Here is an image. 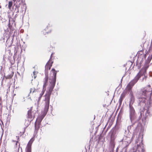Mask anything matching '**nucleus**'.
Returning a JSON list of instances; mask_svg holds the SVG:
<instances>
[{
  "label": "nucleus",
  "mask_w": 152,
  "mask_h": 152,
  "mask_svg": "<svg viewBox=\"0 0 152 152\" xmlns=\"http://www.w3.org/2000/svg\"><path fill=\"white\" fill-rule=\"evenodd\" d=\"M35 73V72H34V74Z\"/></svg>",
  "instance_id": "obj_28"
},
{
  "label": "nucleus",
  "mask_w": 152,
  "mask_h": 152,
  "mask_svg": "<svg viewBox=\"0 0 152 152\" xmlns=\"http://www.w3.org/2000/svg\"><path fill=\"white\" fill-rule=\"evenodd\" d=\"M150 116V112L148 110H147L144 116V118L145 119L147 118L148 117Z\"/></svg>",
  "instance_id": "obj_16"
},
{
  "label": "nucleus",
  "mask_w": 152,
  "mask_h": 152,
  "mask_svg": "<svg viewBox=\"0 0 152 152\" xmlns=\"http://www.w3.org/2000/svg\"><path fill=\"white\" fill-rule=\"evenodd\" d=\"M152 95V88L150 85L140 89L137 93L139 101L145 103V100H150Z\"/></svg>",
  "instance_id": "obj_2"
},
{
  "label": "nucleus",
  "mask_w": 152,
  "mask_h": 152,
  "mask_svg": "<svg viewBox=\"0 0 152 152\" xmlns=\"http://www.w3.org/2000/svg\"><path fill=\"white\" fill-rule=\"evenodd\" d=\"M44 91L42 90L41 91H39L34 89V88H31L30 89V93H33L34 92H37L38 94H39V96L38 97V101H39L41 99V98L44 93Z\"/></svg>",
  "instance_id": "obj_7"
},
{
  "label": "nucleus",
  "mask_w": 152,
  "mask_h": 152,
  "mask_svg": "<svg viewBox=\"0 0 152 152\" xmlns=\"http://www.w3.org/2000/svg\"><path fill=\"white\" fill-rule=\"evenodd\" d=\"M115 138L112 135L111 137V139L110 143V146L112 148H114L115 146Z\"/></svg>",
  "instance_id": "obj_13"
},
{
  "label": "nucleus",
  "mask_w": 152,
  "mask_h": 152,
  "mask_svg": "<svg viewBox=\"0 0 152 152\" xmlns=\"http://www.w3.org/2000/svg\"><path fill=\"white\" fill-rule=\"evenodd\" d=\"M34 140L33 138H31L26 148V152H31V145Z\"/></svg>",
  "instance_id": "obj_8"
},
{
  "label": "nucleus",
  "mask_w": 152,
  "mask_h": 152,
  "mask_svg": "<svg viewBox=\"0 0 152 152\" xmlns=\"http://www.w3.org/2000/svg\"><path fill=\"white\" fill-rule=\"evenodd\" d=\"M13 25H15V21L12 18L11 19H10L8 24L9 27L11 30H12V31H13L14 29V28L12 27Z\"/></svg>",
  "instance_id": "obj_11"
},
{
  "label": "nucleus",
  "mask_w": 152,
  "mask_h": 152,
  "mask_svg": "<svg viewBox=\"0 0 152 152\" xmlns=\"http://www.w3.org/2000/svg\"><path fill=\"white\" fill-rule=\"evenodd\" d=\"M20 144H19L18 145V149H19V148H20Z\"/></svg>",
  "instance_id": "obj_26"
},
{
  "label": "nucleus",
  "mask_w": 152,
  "mask_h": 152,
  "mask_svg": "<svg viewBox=\"0 0 152 152\" xmlns=\"http://www.w3.org/2000/svg\"><path fill=\"white\" fill-rule=\"evenodd\" d=\"M36 113V110H33L32 107H30L28 110L27 118L29 124L27 125V126H28L29 125L31 122L34 119Z\"/></svg>",
  "instance_id": "obj_3"
},
{
  "label": "nucleus",
  "mask_w": 152,
  "mask_h": 152,
  "mask_svg": "<svg viewBox=\"0 0 152 152\" xmlns=\"http://www.w3.org/2000/svg\"><path fill=\"white\" fill-rule=\"evenodd\" d=\"M13 76V75L10 74V75H8L7 76H4V77L6 79H10Z\"/></svg>",
  "instance_id": "obj_18"
},
{
  "label": "nucleus",
  "mask_w": 152,
  "mask_h": 152,
  "mask_svg": "<svg viewBox=\"0 0 152 152\" xmlns=\"http://www.w3.org/2000/svg\"><path fill=\"white\" fill-rule=\"evenodd\" d=\"M57 73V71L53 68L51 70L49 80H51V85L45 95L44 100L45 104L48 106H49L50 95L55 85Z\"/></svg>",
  "instance_id": "obj_1"
},
{
  "label": "nucleus",
  "mask_w": 152,
  "mask_h": 152,
  "mask_svg": "<svg viewBox=\"0 0 152 152\" xmlns=\"http://www.w3.org/2000/svg\"><path fill=\"white\" fill-rule=\"evenodd\" d=\"M41 124V123L35 121V131L37 132L39 130V129L40 127Z\"/></svg>",
  "instance_id": "obj_15"
},
{
  "label": "nucleus",
  "mask_w": 152,
  "mask_h": 152,
  "mask_svg": "<svg viewBox=\"0 0 152 152\" xmlns=\"http://www.w3.org/2000/svg\"><path fill=\"white\" fill-rule=\"evenodd\" d=\"M13 1L15 2L16 1V0H13Z\"/></svg>",
  "instance_id": "obj_27"
},
{
  "label": "nucleus",
  "mask_w": 152,
  "mask_h": 152,
  "mask_svg": "<svg viewBox=\"0 0 152 152\" xmlns=\"http://www.w3.org/2000/svg\"><path fill=\"white\" fill-rule=\"evenodd\" d=\"M134 96L132 95V97H131V101H133L134 102Z\"/></svg>",
  "instance_id": "obj_22"
},
{
  "label": "nucleus",
  "mask_w": 152,
  "mask_h": 152,
  "mask_svg": "<svg viewBox=\"0 0 152 152\" xmlns=\"http://www.w3.org/2000/svg\"><path fill=\"white\" fill-rule=\"evenodd\" d=\"M13 3L12 1H9L8 2V7L10 10H11L12 6Z\"/></svg>",
  "instance_id": "obj_17"
},
{
  "label": "nucleus",
  "mask_w": 152,
  "mask_h": 152,
  "mask_svg": "<svg viewBox=\"0 0 152 152\" xmlns=\"http://www.w3.org/2000/svg\"><path fill=\"white\" fill-rule=\"evenodd\" d=\"M51 31V28L50 26H48L47 27L42 31V34L44 35L48 34Z\"/></svg>",
  "instance_id": "obj_12"
},
{
  "label": "nucleus",
  "mask_w": 152,
  "mask_h": 152,
  "mask_svg": "<svg viewBox=\"0 0 152 152\" xmlns=\"http://www.w3.org/2000/svg\"><path fill=\"white\" fill-rule=\"evenodd\" d=\"M53 53H52L50 56V58L49 60V61H53L52 60V59L53 58H54V57H53Z\"/></svg>",
  "instance_id": "obj_20"
},
{
  "label": "nucleus",
  "mask_w": 152,
  "mask_h": 152,
  "mask_svg": "<svg viewBox=\"0 0 152 152\" xmlns=\"http://www.w3.org/2000/svg\"><path fill=\"white\" fill-rule=\"evenodd\" d=\"M18 141H16V143L15 145H16V147L17 146V145H18Z\"/></svg>",
  "instance_id": "obj_25"
},
{
  "label": "nucleus",
  "mask_w": 152,
  "mask_h": 152,
  "mask_svg": "<svg viewBox=\"0 0 152 152\" xmlns=\"http://www.w3.org/2000/svg\"><path fill=\"white\" fill-rule=\"evenodd\" d=\"M140 78L139 77L136 75L134 78L126 86L127 90L128 91L131 90L133 86L137 82Z\"/></svg>",
  "instance_id": "obj_5"
},
{
  "label": "nucleus",
  "mask_w": 152,
  "mask_h": 152,
  "mask_svg": "<svg viewBox=\"0 0 152 152\" xmlns=\"http://www.w3.org/2000/svg\"><path fill=\"white\" fill-rule=\"evenodd\" d=\"M126 96V93L125 92H123L121 95L120 98L124 99Z\"/></svg>",
  "instance_id": "obj_19"
},
{
  "label": "nucleus",
  "mask_w": 152,
  "mask_h": 152,
  "mask_svg": "<svg viewBox=\"0 0 152 152\" xmlns=\"http://www.w3.org/2000/svg\"><path fill=\"white\" fill-rule=\"evenodd\" d=\"M49 106L45 104V107L44 109L43 114L42 115L38 116L36 122L41 123V121L44 118V117L48 111Z\"/></svg>",
  "instance_id": "obj_6"
},
{
  "label": "nucleus",
  "mask_w": 152,
  "mask_h": 152,
  "mask_svg": "<svg viewBox=\"0 0 152 152\" xmlns=\"http://www.w3.org/2000/svg\"><path fill=\"white\" fill-rule=\"evenodd\" d=\"M145 110V109L144 108L143 109V110H142L141 112H140V115H142V114L143 113V112H144V111Z\"/></svg>",
  "instance_id": "obj_23"
},
{
  "label": "nucleus",
  "mask_w": 152,
  "mask_h": 152,
  "mask_svg": "<svg viewBox=\"0 0 152 152\" xmlns=\"http://www.w3.org/2000/svg\"><path fill=\"white\" fill-rule=\"evenodd\" d=\"M45 77L44 79V84L43 85V87H46L47 84L48 83V73L47 72V73H45Z\"/></svg>",
  "instance_id": "obj_14"
},
{
  "label": "nucleus",
  "mask_w": 152,
  "mask_h": 152,
  "mask_svg": "<svg viewBox=\"0 0 152 152\" xmlns=\"http://www.w3.org/2000/svg\"><path fill=\"white\" fill-rule=\"evenodd\" d=\"M129 113H130V118L131 119L134 116L135 113V110L133 107L129 104Z\"/></svg>",
  "instance_id": "obj_10"
},
{
  "label": "nucleus",
  "mask_w": 152,
  "mask_h": 152,
  "mask_svg": "<svg viewBox=\"0 0 152 152\" xmlns=\"http://www.w3.org/2000/svg\"><path fill=\"white\" fill-rule=\"evenodd\" d=\"M53 63V61H48L45 66V71H48V70H50Z\"/></svg>",
  "instance_id": "obj_9"
},
{
  "label": "nucleus",
  "mask_w": 152,
  "mask_h": 152,
  "mask_svg": "<svg viewBox=\"0 0 152 152\" xmlns=\"http://www.w3.org/2000/svg\"><path fill=\"white\" fill-rule=\"evenodd\" d=\"M123 100V99L120 98L119 100V104H121Z\"/></svg>",
  "instance_id": "obj_21"
},
{
  "label": "nucleus",
  "mask_w": 152,
  "mask_h": 152,
  "mask_svg": "<svg viewBox=\"0 0 152 152\" xmlns=\"http://www.w3.org/2000/svg\"><path fill=\"white\" fill-rule=\"evenodd\" d=\"M151 58V57H148V60L149 61V62H150V60Z\"/></svg>",
  "instance_id": "obj_24"
},
{
  "label": "nucleus",
  "mask_w": 152,
  "mask_h": 152,
  "mask_svg": "<svg viewBox=\"0 0 152 152\" xmlns=\"http://www.w3.org/2000/svg\"><path fill=\"white\" fill-rule=\"evenodd\" d=\"M149 66L147 65L145 66L142 67L137 73V75L138 76L139 78L142 76L143 77L142 79V81H143L144 79L145 80L147 77V75L146 74V71L147 69L148 68Z\"/></svg>",
  "instance_id": "obj_4"
}]
</instances>
